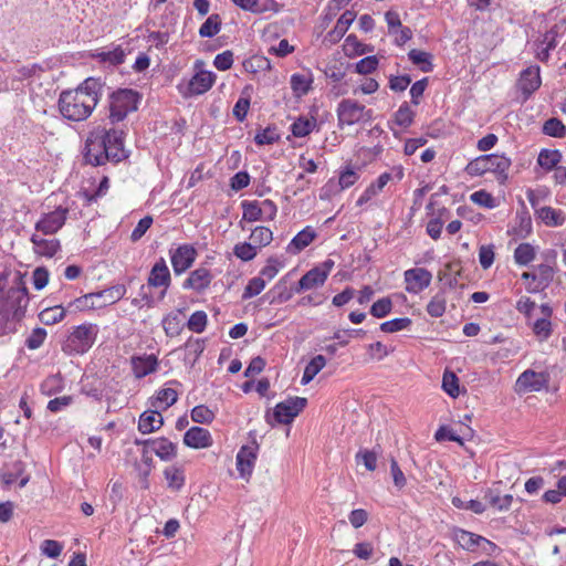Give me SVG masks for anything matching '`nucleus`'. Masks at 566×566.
Wrapping results in <instances>:
<instances>
[{
    "mask_svg": "<svg viewBox=\"0 0 566 566\" xmlns=\"http://www.w3.org/2000/svg\"><path fill=\"white\" fill-rule=\"evenodd\" d=\"M103 87L99 78L88 77L76 88L62 91L57 101L60 114L71 122L87 119L98 104Z\"/></svg>",
    "mask_w": 566,
    "mask_h": 566,
    "instance_id": "1",
    "label": "nucleus"
},
{
    "mask_svg": "<svg viewBox=\"0 0 566 566\" xmlns=\"http://www.w3.org/2000/svg\"><path fill=\"white\" fill-rule=\"evenodd\" d=\"M84 158L92 166H103L108 161L116 164L128 158L124 132L97 126L86 138Z\"/></svg>",
    "mask_w": 566,
    "mask_h": 566,
    "instance_id": "2",
    "label": "nucleus"
},
{
    "mask_svg": "<svg viewBox=\"0 0 566 566\" xmlns=\"http://www.w3.org/2000/svg\"><path fill=\"white\" fill-rule=\"evenodd\" d=\"M98 334V326L92 323L78 325L72 329L62 345L67 355H82L94 345Z\"/></svg>",
    "mask_w": 566,
    "mask_h": 566,
    "instance_id": "3",
    "label": "nucleus"
},
{
    "mask_svg": "<svg viewBox=\"0 0 566 566\" xmlns=\"http://www.w3.org/2000/svg\"><path fill=\"white\" fill-rule=\"evenodd\" d=\"M511 166V159L505 157L504 155L499 154H490L480 156L473 160H471L467 167L465 171L470 176H482L485 172H494L497 175V179L502 182L507 179V170Z\"/></svg>",
    "mask_w": 566,
    "mask_h": 566,
    "instance_id": "4",
    "label": "nucleus"
},
{
    "mask_svg": "<svg viewBox=\"0 0 566 566\" xmlns=\"http://www.w3.org/2000/svg\"><path fill=\"white\" fill-rule=\"evenodd\" d=\"M338 127L352 126L358 123H367L373 118V111L356 99L345 98L338 103L337 109Z\"/></svg>",
    "mask_w": 566,
    "mask_h": 566,
    "instance_id": "5",
    "label": "nucleus"
},
{
    "mask_svg": "<svg viewBox=\"0 0 566 566\" xmlns=\"http://www.w3.org/2000/svg\"><path fill=\"white\" fill-rule=\"evenodd\" d=\"M138 94L133 90H119L111 95L109 119L112 123L123 120L129 113L137 109Z\"/></svg>",
    "mask_w": 566,
    "mask_h": 566,
    "instance_id": "6",
    "label": "nucleus"
},
{
    "mask_svg": "<svg viewBox=\"0 0 566 566\" xmlns=\"http://www.w3.org/2000/svg\"><path fill=\"white\" fill-rule=\"evenodd\" d=\"M549 382L547 373H537L533 369L523 371L515 381L514 390L517 395L536 392L546 389Z\"/></svg>",
    "mask_w": 566,
    "mask_h": 566,
    "instance_id": "7",
    "label": "nucleus"
},
{
    "mask_svg": "<svg viewBox=\"0 0 566 566\" xmlns=\"http://www.w3.org/2000/svg\"><path fill=\"white\" fill-rule=\"evenodd\" d=\"M306 398L290 397L275 406L273 417L277 423H291L293 419L306 407Z\"/></svg>",
    "mask_w": 566,
    "mask_h": 566,
    "instance_id": "8",
    "label": "nucleus"
},
{
    "mask_svg": "<svg viewBox=\"0 0 566 566\" xmlns=\"http://www.w3.org/2000/svg\"><path fill=\"white\" fill-rule=\"evenodd\" d=\"M67 214V208L57 207L55 210L42 216L35 223V230L45 235L55 234L65 224Z\"/></svg>",
    "mask_w": 566,
    "mask_h": 566,
    "instance_id": "9",
    "label": "nucleus"
},
{
    "mask_svg": "<svg viewBox=\"0 0 566 566\" xmlns=\"http://www.w3.org/2000/svg\"><path fill=\"white\" fill-rule=\"evenodd\" d=\"M171 265L177 275L186 272L193 264L197 258V250L190 244L179 245L169 251Z\"/></svg>",
    "mask_w": 566,
    "mask_h": 566,
    "instance_id": "10",
    "label": "nucleus"
},
{
    "mask_svg": "<svg viewBox=\"0 0 566 566\" xmlns=\"http://www.w3.org/2000/svg\"><path fill=\"white\" fill-rule=\"evenodd\" d=\"M406 291L408 293H419L427 289L431 281L432 274L424 268H413L405 271Z\"/></svg>",
    "mask_w": 566,
    "mask_h": 566,
    "instance_id": "11",
    "label": "nucleus"
},
{
    "mask_svg": "<svg viewBox=\"0 0 566 566\" xmlns=\"http://www.w3.org/2000/svg\"><path fill=\"white\" fill-rule=\"evenodd\" d=\"M135 443L143 447H149L150 451H153L163 461H170L177 455L176 444L165 437L136 440Z\"/></svg>",
    "mask_w": 566,
    "mask_h": 566,
    "instance_id": "12",
    "label": "nucleus"
},
{
    "mask_svg": "<svg viewBox=\"0 0 566 566\" xmlns=\"http://www.w3.org/2000/svg\"><path fill=\"white\" fill-rule=\"evenodd\" d=\"M259 446L255 442L250 446H243L239 450L237 454V469L242 478H249L252 474Z\"/></svg>",
    "mask_w": 566,
    "mask_h": 566,
    "instance_id": "13",
    "label": "nucleus"
},
{
    "mask_svg": "<svg viewBox=\"0 0 566 566\" xmlns=\"http://www.w3.org/2000/svg\"><path fill=\"white\" fill-rule=\"evenodd\" d=\"M130 365L134 376L137 379L155 373L159 366L155 355H134L130 357Z\"/></svg>",
    "mask_w": 566,
    "mask_h": 566,
    "instance_id": "14",
    "label": "nucleus"
},
{
    "mask_svg": "<svg viewBox=\"0 0 566 566\" xmlns=\"http://www.w3.org/2000/svg\"><path fill=\"white\" fill-rule=\"evenodd\" d=\"M212 279L213 275L210 270L207 268H198L190 272L189 276L184 281L182 287L201 293L210 286Z\"/></svg>",
    "mask_w": 566,
    "mask_h": 566,
    "instance_id": "15",
    "label": "nucleus"
},
{
    "mask_svg": "<svg viewBox=\"0 0 566 566\" xmlns=\"http://www.w3.org/2000/svg\"><path fill=\"white\" fill-rule=\"evenodd\" d=\"M148 285L153 287H165L167 290L171 282L169 269L164 258H160L151 268L148 276ZM163 292V295H165Z\"/></svg>",
    "mask_w": 566,
    "mask_h": 566,
    "instance_id": "16",
    "label": "nucleus"
},
{
    "mask_svg": "<svg viewBox=\"0 0 566 566\" xmlns=\"http://www.w3.org/2000/svg\"><path fill=\"white\" fill-rule=\"evenodd\" d=\"M184 443L193 449H205L212 444L210 432L201 427H191L184 434Z\"/></svg>",
    "mask_w": 566,
    "mask_h": 566,
    "instance_id": "17",
    "label": "nucleus"
},
{
    "mask_svg": "<svg viewBox=\"0 0 566 566\" xmlns=\"http://www.w3.org/2000/svg\"><path fill=\"white\" fill-rule=\"evenodd\" d=\"M535 283H527L526 291L528 293H538L544 291L554 279V269L545 263L535 268Z\"/></svg>",
    "mask_w": 566,
    "mask_h": 566,
    "instance_id": "18",
    "label": "nucleus"
},
{
    "mask_svg": "<svg viewBox=\"0 0 566 566\" xmlns=\"http://www.w3.org/2000/svg\"><path fill=\"white\" fill-rule=\"evenodd\" d=\"M125 294L126 287L123 284H117L103 291L93 293L97 308H102L104 306L118 302L125 296Z\"/></svg>",
    "mask_w": 566,
    "mask_h": 566,
    "instance_id": "19",
    "label": "nucleus"
},
{
    "mask_svg": "<svg viewBox=\"0 0 566 566\" xmlns=\"http://www.w3.org/2000/svg\"><path fill=\"white\" fill-rule=\"evenodd\" d=\"M30 240L33 244L34 253L41 256L53 258L61 249V243L57 239H44L38 233H33Z\"/></svg>",
    "mask_w": 566,
    "mask_h": 566,
    "instance_id": "20",
    "label": "nucleus"
},
{
    "mask_svg": "<svg viewBox=\"0 0 566 566\" xmlns=\"http://www.w3.org/2000/svg\"><path fill=\"white\" fill-rule=\"evenodd\" d=\"M541 86L539 67L531 66L521 73L518 87L526 97L532 95Z\"/></svg>",
    "mask_w": 566,
    "mask_h": 566,
    "instance_id": "21",
    "label": "nucleus"
},
{
    "mask_svg": "<svg viewBox=\"0 0 566 566\" xmlns=\"http://www.w3.org/2000/svg\"><path fill=\"white\" fill-rule=\"evenodd\" d=\"M356 14L353 11H345L337 20L333 30L327 32L325 41L335 44L345 35L350 24L354 22Z\"/></svg>",
    "mask_w": 566,
    "mask_h": 566,
    "instance_id": "22",
    "label": "nucleus"
},
{
    "mask_svg": "<svg viewBox=\"0 0 566 566\" xmlns=\"http://www.w3.org/2000/svg\"><path fill=\"white\" fill-rule=\"evenodd\" d=\"M327 279L326 271H321V268L316 266L306 272L298 281V285L294 289L295 293H301L305 290H311L321 286Z\"/></svg>",
    "mask_w": 566,
    "mask_h": 566,
    "instance_id": "23",
    "label": "nucleus"
},
{
    "mask_svg": "<svg viewBox=\"0 0 566 566\" xmlns=\"http://www.w3.org/2000/svg\"><path fill=\"white\" fill-rule=\"evenodd\" d=\"M316 235L317 234L312 227H305L291 240L286 251L292 254L300 253L315 240Z\"/></svg>",
    "mask_w": 566,
    "mask_h": 566,
    "instance_id": "24",
    "label": "nucleus"
},
{
    "mask_svg": "<svg viewBox=\"0 0 566 566\" xmlns=\"http://www.w3.org/2000/svg\"><path fill=\"white\" fill-rule=\"evenodd\" d=\"M216 81V75L209 71H200L196 73L189 82V91L191 94L200 95L211 88Z\"/></svg>",
    "mask_w": 566,
    "mask_h": 566,
    "instance_id": "25",
    "label": "nucleus"
},
{
    "mask_svg": "<svg viewBox=\"0 0 566 566\" xmlns=\"http://www.w3.org/2000/svg\"><path fill=\"white\" fill-rule=\"evenodd\" d=\"M164 418L157 410L144 411L138 420V430L142 433H150L161 428Z\"/></svg>",
    "mask_w": 566,
    "mask_h": 566,
    "instance_id": "26",
    "label": "nucleus"
},
{
    "mask_svg": "<svg viewBox=\"0 0 566 566\" xmlns=\"http://www.w3.org/2000/svg\"><path fill=\"white\" fill-rule=\"evenodd\" d=\"M538 218L547 227H560L566 221V216L563 211L554 209L552 207H542L537 210Z\"/></svg>",
    "mask_w": 566,
    "mask_h": 566,
    "instance_id": "27",
    "label": "nucleus"
},
{
    "mask_svg": "<svg viewBox=\"0 0 566 566\" xmlns=\"http://www.w3.org/2000/svg\"><path fill=\"white\" fill-rule=\"evenodd\" d=\"M457 543L467 551L474 552L481 545L483 536L476 535L465 530H457L454 532Z\"/></svg>",
    "mask_w": 566,
    "mask_h": 566,
    "instance_id": "28",
    "label": "nucleus"
},
{
    "mask_svg": "<svg viewBox=\"0 0 566 566\" xmlns=\"http://www.w3.org/2000/svg\"><path fill=\"white\" fill-rule=\"evenodd\" d=\"M562 161V153L557 149L544 148L539 151L537 164L546 171H552Z\"/></svg>",
    "mask_w": 566,
    "mask_h": 566,
    "instance_id": "29",
    "label": "nucleus"
},
{
    "mask_svg": "<svg viewBox=\"0 0 566 566\" xmlns=\"http://www.w3.org/2000/svg\"><path fill=\"white\" fill-rule=\"evenodd\" d=\"M326 366V358L323 355H316L305 366L304 373L301 379L302 385H307L314 377Z\"/></svg>",
    "mask_w": 566,
    "mask_h": 566,
    "instance_id": "30",
    "label": "nucleus"
},
{
    "mask_svg": "<svg viewBox=\"0 0 566 566\" xmlns=\"http://www.w3.org/2000/svg\"><path fill=\"white\" fill-rule=\"evenodd\" d=\"M536 250L527 242L520 243L514 250V261L518 265H528L535 260Z\"/></svg>",
    "mask_w": 566,
    "mask_h": 566,
    "instance_id": "31",
    "label": "nucleus"
},
{
    "mask_svg": "<svg viewBox=\"0 0 566 566\" xmlns=\"http://www.w3.org/2000/svg\"><path fill=\"white\" fill-rule=\"evenodd\" d=\"M66 315V308L55 305L44 308L39 314V319L45 325H53L61 322Z\"/></svg>",
    "mask_w": 566,
    "mask_h": 566,
    "instance_id": "32",
    "label": "nucleus"
},
{
    "mask_svg": "<svg viewBox=\"0 0 566 566\" xmlns=\"http://www.w3.org/2000/svg\"><path fill=\"white\" fill-rule=\"evenodd\" d=\"M163 328L168 337L178 336L182 329L181 319L178 313H169L163 318Z\"/></svg>",
    "mask_w": 566,
    "mask_h": 566,
    "instance_id": "33",
    "label": "nucleus"
},
{
    "mask_svg": "<svg viewBox=\"0 0 566 566\" xmlns=\"http://www.w3.org/2000/svg\"><path fill=\"white\" fill-rule=\"evenodd\" d=\"M316 126L315 118L298 117L291 126L292 134L295 137H305L312 133Z\"/></svg>",
    "mask_w": 566,
    "mask_h": 566,
    "instance_id": "34",
    "label": "nucleus"
},
{
    "mask_svg": "<svg viewBox=\"0 0 566 566\" xmlns=\"http://www.w3.org/2000/svg\"><path fill=\"white\" fill-rule=\"evenodd\" d=\"M447 307V297L444 292H438L428 303L427 305V313L431 317H441Z\"/></svg>",
    "mask_w": 566,
    "mask_h": 566,
    "instance_id": "35",
    "label": "nucleus"
},
{
    "mask_svg": "<svg viewBox=\"0 0 566 566\" xmlns=\"http://www.w3.org/2000/svg\"><path fill=\"white\" fill-rule=\"evenodd\" d=\"M221 29V18L214 13L208 17V19L201 24L199 29V35L201 38H212Z\"/></svg>",
    "mask_w": 566,
    "mask_h": 566,
    "instance_id": "36",
    "label": "nucleus"
},
{
    "mask_svg": "<svg viewBox=\"0 0 566 566\" xmlns=\"http://www.w3.org/2000/svg\"><path fill=\"white\" fill-rule=\"evenodd\" d=\"M408 57L413 64L418 65L422 72H431L433 70L431 54L427 52L413 49L409 51Z\"/></svg>",
    "mask_w": 566,
    "mask_h": 566,
    "instance_id": "37",
    "label": "nucleus"
},
{
    "mask_svg": "<svg viewBox=\"0 0 566 566\" xmlns=\"http://www.w3.org/2000/svg\"><path fill=\"white\" fill-rule=\"evenodd\" d=\"M168 488L180 490L185 483L184 471L177 467H168L164 471Z\"/></svg>",
    "mask_w": 566,
    "mask_h": 566,
    "instance_id": "38",
    "label": "nucleus"
},
{
    "mask_svg": "<svg viewBox=\"0 0 566 566\" xmlns=\"http://www.w3.org/2000/svg\"><path fill=\"white\" fill-rule=\"evenodd\" d=\"M542 130L545 135L555 138H563L566 136V126L556 117L547 119L544 123Z\"/></svg>",
    "mask_w": 566,
    "mask_h": 566,
    "instance_id": "39",
    "label": "nucleus"
},
{
    "mask_svg": "<svg viewBox=\"0 0 566 566\" xmlns=\"http://www.w3.org/2000/svg\"><path fill=\"white\" fill-rule=\"evenodd\" d=\"M485 499L489 501V504L497 511L510 510L513 502V495L505 494L502 496L491 490L485 494Z\"/></svg>",
    "mask_w": 566,
    "mask_h": 566,
    "instance_id": "40",
    "label": "nucleus"
},
{
    "mask_svg": "<svg viewBox=\"0 0 566 566\" xmlns=\"http://www.w3.org/2000/svg\"><path fill=\"white\" fill-rule=\"evenodd\" d=\"M250 239L255 247H266L273 240V233L268 227H256L251 231Z\"/></svg>",
    "mask_w": 566,
    "mask_h": 566,
    "instance_id": "41",
    "label": "nucleus"
},
{
    "mask_svg": "<svg viewBox=\"0 0 566 566\" xmlns=\"http://www.w3.org/2000/svg\"><path fill=\"white\" fill-rule=\"evenodd\" d=\"M241 207L243 210L242 220L248 222L263 220L259 201H242Z\"/></svg>",
    "mask_w": 566,
    "mask_h": 566,
    "instance_id": "42",
    "label": "nucleus"
},
{
    "mask_svg": "<svg viewBox=\"0 0 566 566\" xmlns=\"http://www.w3.org/2000/svg\"><path fill=\"white\" fill-rule=\"evenodd\" d=\"M178 399V394L172 388H164L158 391L156 402L153 403L155 407H161L164 410L172 406Z\"/></svg>",
    "mask_w": 566,
    "mask_h": 566,
    "instance_id": "43",
    "label": "nucleus"
},
{
    "mask_svg": "<svg viewBox=\"0 0 566 566\" xmlns=\"http://www.w3.org/2000/svg\"><path fill=\"white\" fill-rule=\"evenodd\" d=\"M415 112L407 103L399 106L395 113V123L401 127H409L413 123Z\"/></svg>",
    "mask_w": 566,
    "mask_h": 566,
    "instance_id": "44",
    "label": "nucleus"
},
{
    "mask_svg": "<svg viewBox=\"0 0 566 566\" xmlns=\"http://www.w3.org/2000/svg\"><path fill=\"white\" fill-rule=\"evenodd\" d=\"M442 389L452 398H457L460 394L459 378L454 373L446 370L442 378Z\"/></svg>",
    "mask_w": 566,
    "mask_h": 566,
    "instance_id": "45",
    "label": "nucleus"
},
{
    "mask_svg": "<svg viewBox=\"0 0 566 566\" xmlns=\"http://www.w3.org/2000/svg\"><path fill=\"white\" fill-rule=\"evenodd\" d=\"M265 285L266 281L262 276L251 279L243 291L242 298L248 300L259 295L264 290Z\"/></svg>",
    "mask_w": 566,
    "mask_h": 566,
    "instance_id": "46",
    "label": "nucleus"
},
{
    "mask_svg": "<svg viewBox=\"0 0 566 566\" xmlns=\"http://www.w3.org/2000/svg\"><path fill=\"white\" fill-rule=\"evenodd\" d=\"M312 81L302 74H293L291 76V87L293 92L301 96L308 93Z\"/></svg>",
    "mask_w": 566,
    "mask_h": 566,
    "instance_id": "47",
    "label": "nucleus"
},
{
    "mask_svg": "<svg viewBox=\"0 0 566 566\" xmlns=\"http://www.w3.org/2000/svg\"><path fill=\"white\" fill-rule=\"evenodd\" d=\"M214 417V412L203 405L196 406L191 410V419L197 423H211Z\"/></svg>",
    "mask_w": 566,
    "mask_h": 566,
    "instance_id": "48",
    "label": "nucleus"
},
{
    "mask_svg": "<svg viewBox=\"0 0 566 566\" xmlns=\"http://www.w3.org/2000/svg\"><path fill=\"white\" fill-rule=\"evenodd\" d=\"M379 61L376 55H369L359 60L355 64V71L358 74L367 75L375 72L378 67Z\"/></svg>",
    "mask_w": 566,
    "mask_h": 566,
    "instance_id": "49",
    "label": "nucleus"
},
{
    "mask_svg": "<svg viewBox=\"0 0 566 566\" xmlns=\"http://www.w3.org/2000/svg\"><path fill=\"white\" fill-rule=\"evenodd\" d=\"M411 319L408 317L394 318L380 324V329L384 333H395L408 328L411 325Z\"/></svg>",
    "mask_w": 566,
    "mask_h": 566,
    "instance_id": "50",
    "label": "nucleus"
},
{
    "mask_svg": "<svg viewBox=\"0 0 566 566\" xmlns=\"http://www.w3.org/2000/svg\"><path fill=\"white\" fill-rule=\"evenodd\" d=\"M234 255L242 261H251L256 255V247L252 243H239L233 249Z\"/></svg>",
    "mask_w": 566,
    "mask_h": 566,
    "instance_id": "51",
    "label": "nucleus"
},
{
    "mask_svg": "<svg viewBox=\"0 0 566 566\" xmlns=\"http://www.w3.org/2000/svg\"><path fill=\"white\" fill-rule=\"evenodd\" d=\"M207 314L203 311H197L188 319V328L195 333H202L207 325Z\"/></svg>",
    "mask_w": 566,
    "mask_h": 566,
    "instance_id": "52",
    "label": "nucleus"
},
{
    "mask_svg": "<svg viewBox=\"0 0 566 566\" xmlns=\"http://www.w3.org/2000/svg\"><path fill=\"white\" fill-rule=\"evenodd\" d=\"M533 332L539 340H546L552 335V323L547 318H538L533 324Z\"/></svg>",
    "mask_w": 566,
    "mask_h": 566,
    "instance_id": "53",
    "label": "nucleus"
},
{
    "mask_svg": "<svg viewBox=\"0 0 566 566\" xmlns=\"http://www.w3.org/2000/svg\"><path fill=\"white\" fill-rule=\"evenodd\" d=\"M392 302L389 297H382L371 305L370 314L374 317L381 318L391 312Z\"/></svg>",
    "mask_w": 566,
    "mask_h": 566,
    "instance_id": "54",
    "label": "nucleus"
},
{
    "mask_svg": "<svg viewBox=\"0 0 566 566\" xmlns=\"http://www.w3.org/2000/svg\"><path fill=\"white\" fill-rule=\"evenodd\" d=\"M46 331L43 327L34 328L25 339V346L29 349H38L41 347L46 338Z\"/></svg>",
    "mask_w": 566,
    "mask_h": 566,
    "instance_id": "55",
    "label": "nucleus"
},
{
    "mask_svg": "<svg viewBox=\"0 0 566 566\" xmlns=\"http://www.w3.org/2000/svg\"><path fill=\"white\" fill-rule=\"evenodd\" d=\"M282 266L283 263L281 261L271 256L268 259L266 265L261 270L260 276L265 279V281H271L276 276Z\"/></svg>",
    "mask_w": 566,
    "mask_h": 566,
    "instance_id": "56",
    "label": "nucleus"
},
{
    "mask_svg": "<svg viewBox=\"0 0 566 566\" xmlns=\"http://www.w3.org/2000/svg\"><path fill=\"white\" fill-rule=\"evenodd\" d=\"M103 62H108L113 65H118L124 62L125 53L124 51L117 46L114 50L103 51L97 55Z\"/></svg>",
    "mask_w": 566,
    "mask_h": 566,
    "instance_id": "57",
    "label": "nucleus"
},
{
    "mask_svg": "<svg viewBox=\"0 0 566 566\" xmlns=\"http://www.w3.org/2000/svg\"><path fill=\"white\" fill-rule=\"evenodd\" d=\"M41 552L50 557V558H57L63 549V545L54 539H45L41 544Z\"/></svg>",
    "mask_w": 566,
    "mask_h": 566,
    "instance_id": "58",
    "label": "nucleus"
},
{
    "mask_svg": "<svg viewBox=\"0 0 566 566\" xmlns=\"http://www.w3.org/2000/svg\"><path fill=\"white\" fill-rule=\"evenodd\" d=\"M470 199L473 203H476L481 207L485 208H494L495 207V199L491 193H489L485 190H479L473 192L470 196Z\"/></svg>",
    "mask_w": 566,
    "mask_h": 566,
    "instance_id": "59",
    "label": "nucleus"
},
{
    "mask_svg": "<svg viewBox=\"0 0 566 566\" xmlns=\"http://www.w3.org/2000/svg\"><path fill=\"white\" fill-rule=\"evenodd\" d=\"M72 307H74L76 311H84L86 308H97L93 293H88L84 296L74 300L73 302H70L67 308Z\"/></svg>",
    "mask_w": 566,
    "mask_h": 566,
    "instance_id": "60",
    "label": "nucleus"
},
{
    "mask_svg": "<svg viewBox=\"0 0 566 566\" xmlns=\"http://www.w3.org/2000/svg\"><path fill=\"white\" fill-rule=\"evenodd\" d=\"M357 462L361 461L368 471H375L377 468V454L375 451L363 450L356 454Z\"/></svg>",
    "mask_w": 566,
    "mask_h": 566,
    "instance_id": "61",
    "label": "nucleus"
},
{
    "mask_svg": "<svg viewBox=\"0 0 566 566\" xmlns=\"http://www.w3.org/2000/svg\"><path fill=\"white\" fill-rule=\"evenodd\" d=\"M279 139V135L275 128L268 127L262 132L258 133L254 137V142L258 145H272Z\"/></svg>",
    "mask_w": 566,
    "mask_h": 566,
    "instance_id": "62",
    "label": "nucleus"
},
{
    "mask_svg": "<svg viewBox=\"0 0 566 566\" xmlns=\"http://www.w3.org/2000/svg\"><path fill=\"white\" fill-rule=\"evenodd\" d=\"M153 218L150 216H146L142 218L135 229L132 231L130 239L133 242H136L143 238L146 231L151 227Z\"/></svg>",
    "mask_w": 566,
    "mask_h": 566,
    "instance_id": "63",
    "label": "nucleus"
},
{
    "mask_svg": "<svg viewBox=\"0 0 566 566\" xmlns=\"http://www.w3.org/2000/svg\"><path fill=\"white\" fill-rule=\"evenodd\" d=\"M232 64H233V53L230 50H227V51L218 54L213 61V65L219 71H227V70L231 69Z\"/></svg>",
    "mask_w": 566,
    "mask_h": 566,
    "instance_id": "64",
    "label": "nucleus"
}]
</instances>
